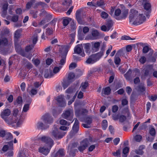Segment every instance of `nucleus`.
Listing matches in <instances>:
<instances>
[{
  "label": "nucleus",
  "mask_w": 157,
  "mask_h": 157,
  "mask_svg": "<svg viewBox=\"0 0 157 157\" xmlns=\"http://www.w3.org/2000/svg\"><path fill=\"white\" fill-rule=\"evenodd\" d=\"M79 128V122L76 119L75 122L72 127V130L70 133V137H71L75 134L77 133Z\"/></svg>",
  "instance_id": "nucleus-8"
},
{
  "label": "nucleus",
  "mask_w": 157,
  "mask_h": 157,
  "mask_svg": "<svg viewBox=\"0 0 157 157\" xmlns=\"http://www.w3.org/2000/svg\"><path fill=\"white\" fill-rule=\"evenodd\" d=\"M78 88V86L77 85L71 86L66 90L65 92L68 94H72L76 91Z\"/></svg>",
  "instance_id": "nucleus-19"
},
{
  "label": "nucleus",
  "mask_w": 157,
  "mask_h": 157,
  "mask_svg": "<svg viewBox=\"0 0 157 157\" xmlns=\"http://www.w3.org/2000/svg\"><path fill=\"white\" fill-rule=\"evenodd\" d=\"M85 122L88 124H90L92 122V118L89 117H87L85 120Z\"/></svg>",
  "instance_id": "nucleus-57"
},
{
  "label": "nucleus",
  "mask_w": 157,
  "mask_h": 157,
  "mask_svg": "<svg viewBox=\"0 0 157 157\" xmlns=\"http://www.w3.org/2000/svg\"><path fill=\"white\" fill-rule=\"evenodd\" d=\"M6 132L5 130H0V137H4L6 135Z\"/></svg>",
  "instance_id": "nucleus-55"
},
{
  "label": "nucleus",
  "mask_w": 157,
  "mask_h": 157,
  "mask_svg": "<svg viewBox=\"0 0 157 157\" xmlns=\"http://www.w3.org/2000/svg\"><path fill=\"white\" fill-rule=\"evenodd\" d=\"M129 18V23L135 25L141 24L146 20V17L143 13L133 9H131L130 11Z\"/></svg>",
  "instance_id": "nucleus-1"
},
{
  "label": "nucleus",
  "mask_w": 157,
  "mask_h": 157,
  "mask_svg": "<svg viewBox=\"0 0 157 157\" xmlns=\"http://www.w3.org/2000/svg\"><path fill=\"white\" fill-rule=\"evenodd\" d=\"M134 139L136 141L140 142L141 141L142 139V137L140 135H136L135 136Z\"/></svg>",
  "instance_id": "nucleus-46"
},
{
  "label": "nucleus",
  "mask_w": 157,
  "mask_h": 157,
  "mask_svg": "<svg viewBox=\"0 0 157 157\" xmlns=\"http://www.w3.org/2000/svg\"><path fill=\"white\" fill-rule=\"evenodd\" d=\"M149 133L152 136L155 137L156 135V131L155 128L153 127L150 128Z\"/></svg>",
  "instance_id": "nucleus-31"
},
{
  "label": "nucleus",
  "mask_w": 157,
  "mask_h": 157,
  "mask_svg": "<svg viewBox=\"0 0 157 157\" xmlns=\"http://www.w3.org/2000/svg\"><path fill=\"white\" fill-rule=\"evenodd\" d=\"M81 11L80 10H78L77 11L75 14V16L76 19L78 22L80 24L82 23V21L81 17Z\"/></svg>",
  "instance_id": "nucleus-20"
},
{
  "label": "nucleus",
  "mask_w": 157,
  "mask_h": 157,
  "mask_svg": "<svg viewBox=\"0 0 157 157\" xmlns=\"http://www.w3.org/2000/svg\"><path fill=\"white\" fill-rule=\"evenodd\" d=\"M53 33L52 30L50 28H47L46 29L45 33L46 35H50L52 34Z\"/></svg>",
  "instance_id": "nucleus-54"
},
{
  "label": "nucleus",
  "mask_w": 157,
  "mask_h": 157,
  "mask_svg": "<svg viewBox=\"0 0 157 157\" xmlns=\"http://www.w3.org/2000/svg\"><path fill=\"white\" fill-rule=\"evenodd\" d=\"M77 67L76 64L75 63H71L69 65V69L70 70L75 68Z\"/></svg>",
  "instance_id": "nucleus-53"
},
{
  "label": "nucleus",
  "mask_w": 157,
  "mask_h": 157,
  "mask_svg": "<svg viewBox=\"0 0 157 157\" xmlns=\"http://www.w3.org/2000/svg\"><path fill=\"white\" fill-rule=\"evenodd\" d=\"M70 19L69 18L63 19V23L64 26H66L69 24Z\"/></svg>",
  "instance_id": "nucleus-37"
},
{
  "label": "nucleus",
  "mask_w": 157,
  "mask_h": 157,
  "mask_svg": "<svg viewBox=\"0 0 157 157\" xmlns=\"http://www.w3.org/2000/svg\"><path fill=\"white\" fill-rule=\"evenodd\" d=\"M128 13V9L124 10L121 11L119 9H117L115 11L113 17L116 20H120L125 19L127 17Z\"/></svg>",
  "instance_id": "nucleus-3"
},
{
  "label": "nucleus",
  "mask_w": 157,
  "mask_h": 157,
  "mask_svg": "<svg viewBox=\"0 0 157 157\" xmlns=\"http://www.w3.org/2000/svg\"><path fill=\"white\" fill-rule=\"evenodd\" d=\"M73 113L71 110H66L62 114V117L69 121H71L73 118Z\"/></svg>",
  "instance_id": "nucleus-9"
},
{
  "label": "nucleus",
  "mask_w": 157,
  "mask_h": 157,
  "mask_svg": "<svg viewBox=\"0 0 157 157\" xmlns=\"http://www.w3.org/2000/svg\"><path fill=\"white\" fill-rule=\"evenodd\" d=\"M52 134L54 137L57 139L61 138L65 135V133L59 132L58 131V128L55 125H54L52 132Z\"/></svg>",
  "instance_id": "nucleus-7"
},
{
  "label": "nucleus",
  "mask_w": 157,
  "mask_h": 157,
  "mask_svg": "<svg viewBox=\"0 0 157 157\" xmlns=\"http://www.w3.org/2000/svg\"><path fill=\"white\" fill-rule=\"evenodd\" d=\"M22 30L19 29L17 30L14 33V38L16 40H17L20 36Z\"/></svg>",
  "instance_id": "nucleus-26"
},
{
  "label": "nucleus",
  "mask_w": 157,
  "mask_h": 157,
  "mask_svg": "<svg viewBox=\"0 0 157 157\" xmlns=\"http://www.w3.org/2000/svg\"><path fill=\"white\" fill-rule=\"evenodd\" d=\"M148 98L150 100L154 101L157 99V95L149 96Z\"/></svg>",
  "instance_id": "nucleus-49"
},
{
  "label": "nucleus",
  "mask_w": 157,
  "mask_h": 157,
  "mask_svg": "<svg viewBox=\"0 0 157 157\" xmlns=\"http://www.w3.org/2000/svg\"><path fill=\"white\" fill-rule=\"evenodd\" d=\"M75 77V74L72 72L70 73L68 75V80L70 82V81H72L73 80Z\"/></svg>",
  "instance_id": "nucleus-33"
},
{
  "label": "nucleus",
  "mask_w": 157,
  "mask_h": 157,
  "mask_svg": "<svg viewBox=\"0 0 157 157\" xmlns=\"http://www.w3.org/2000/svg\"><path fill=\"white\" fill-rule=\"evenodd\" d=\"M120 116L119 114H114L112 116L113 119L115 121L119 119Z\"/></svg>",
  "instance_id": "nucleus-60"
},
{
  "label": "nucleus",
  "mask_w": 157,
  "mask_h": 157,
  "mask_svg": "<svg viewBox=\"0 0 157 157\" xmlns=\"http://www.w3.org/2000/svg\"><path fill=\"white\" fill-rule=\"evenodd\" d=\"M144 4V9L146 10H149L151 7L150 3L148 2H146Z\"/></svg>",
  "instance_id": "nucleus-50"
},
{
  "label": "nucleus",
  "mask_w": 157,
  "mask_h": 157,
  "mask_svg": "<svg viewBox=\"0 0 157 157\" xmlns=\"http://www.w3.org/2000/svg\"><path fill=\"white\" fill-rule=\"evenodd\" d=\"M11 113L10 110L8 109L4 110L1 113V116L4 121L7 118V116H9Z\"/></svg>",
  "instance_id": "nucleus-18"
},
{
  "label": "nucleus",
  "mask_w": 157,
  "mask_h": 157,
  "mask_svg": "<svg viewBox=\"0 0 157 157\" xmlns=\"http://www.w3.org/2000/svg\"><path fill=\"white\" fill-rule=\"evenodd\" d=\"M124 50L121 49L117 52L114 57V63L116 64L119 65L120 64L121 59L119 56L122 55L124 54Z\"/></svg>",
  "instance_id": "nucleus-11"
},
{
  "label": "nucleus",
  "mask_w": 157,
  "mask_h": 157,
  "mask_svg": "<svg viewBox=\"0 0 157 157\" xmlns=\"http://www.w3.org/2000/svg\"><path fill=\"white\" fill-rule=\"evenodd\" d=\"M138 91L140 93H142L145 90V87L143 85H139L136 88Z\"/></svg>",
  "instance_id": "nucleus-29"
},
{
  "label": "nucleus",
  "mask_w": 157,
  "mask_h": 157,
  "mask_svg": "<svg viewBox=\"0 0 157 157\" xmlns=\"http://www.w3.org/2000/svg\"><path fill=\"white\" fill-rule=\"evenodd\" d=\"M8 43L7 38L4 37H0V52L3 55H5L6 53L5 47L8 45Z\"/></svg>",
  "instance_id": "nucleus-5"
},
{
  "label": "nucleus",
  "mask_w": 157,
  "mask_h": 157,
  "mask_svg": "<svg viewBox=\"0 0 157 157\" xmlns=\"http://www.w3.org/2000/svg\"><path fill=\"white\" fill-rule=\"evenodd\" d=\"M71 3L72 1L71 0H65L62 4L63 6V7L66 10L70 6Z\"/></svg>",
  "instance_id": "nucleus-22"
},
{
  "label": "nucleus",
  "mask_w": 157,
  "mask_h": 157,
  "mask_svg": "<svg viewBox=\"0 0 157 157\" xmlns=\"http://www.w3.org/2000/svg\"><path fill=\"white\" fill-rule=\"evenodd\" d=\"M154 56L155 57H150V56L149 57L148 59H149V60L153 62H155L156 60V59L157 57V52H156L155 53Z\"/></svg>",
  "instance_id": "nucleus-48"
},
{
  "label": "nucleus",
  "mask_w": 157,
  "mask_h": 157,
  "mask_svg": "<svg viewBox=\"0 0 157 157\" xmlns=\"http://www.w3.org/2000/svg\"><path fill=\"white\" fill-rule=\"evenodd\" d=\"M43 121L46 124H50L53 122L52 117L48 114L43 116L41 118Z\"/></svg>",
  "instance_id": "nucleus-13"
},
{
  "label": "nucleus",
  "mask_w": 157,
  "mask_h": 157,
  "mask_svg": "<svg viewBox=\"0 0 157 157\" xmlns=\"http://www.w3.org/2000/svg\"><path fill=\"white\" fill-rule=\"evenodd\" d=\"M64 155L65 152L64 151V150L62 149H60L56 153V156L59 157L63 156Z\"/></svg>",
  "instance_id": "nucleus-27"
},
{
  "label": "nucleus",
  "mask_w": 157,
  "mask_h": 157,
  "mask_svg": "<svg viewBox=\"0 0 157 157\" xmlns=\"http://www.w3.org/2000/svg\"><path fill=\"white\" fill-rule=\"evenodd\" d=\"M18 112L19 110L18 109H14L13 112V116L16 118H18V117H17L18 116Z\"/></svg>",
  "instance_id": "nucleus-41"
},
{
  "label": "nucleus",
  "mask_w": 157,
  "mask_h": 157,
  "mask_svg": "<svg viewBox=\"0 0 157 157\" xmlns=\"http://www.w3.org/2000/svg\"><path fill=\"white\" fill-rule=\"evenodd\" d=\"M33 47L34 46L32 45L27 46L25 48V51L27 52H28L32 49Z\"/></svg>",
  "instance_id": "nucleus-63"
},
{
  "label": "nucleus",
  "mask_w": 157,
  "mask_h": 157,
  "mask_svg": "<svg viewBox=\"0 0 157 157\" xmlns=\"http://www.w3.org/2000/svg\"><path fill=\"white\" fill-rule=\"evenodd\" d=\"M129 148L127 147H124L123 150V157H127L128 153Z\"/></svg>",
  "instance_id": "nucleus-28"
},
{
  "label": "nucleus",
  "mask_w": 157,
  "mask_h": 157,
  "mask_svg": "<svg viewBox=\"0 0 157 157\" xmlns=\"http://www.w3.org/2000/svg\"><path fill=\"white\" fill-rule=\"evenodd\" d=\"M104 5V3L103 0L98 1L97 2V5L98 6H103Z\"/></svg>",
  "instance_id": "nucleus-59"
},
{
  "label": "nucleus",
  "mask_w": 157,
  "mask_h": 157,
  "mask_svg": "<svg viewBox=\"0 0 157 157\" xmlns=\"http://www.w3.org/2000/svg\"><path fill=\"white\" fill-rule=\"evenodd\" d=\"M132 74V71L130 69H129L128 71L124 75V77L127 79L130 78V76Z\"/></svg>",
  "instance_id": "nucleus-39"
},
{
  "label": "nucleus",
  "mask_w": 157,
  "mask_h": 157,
  "mask_svg": "<svg viewBox=\"0 0 157 157\" xmlns=\"http://www.w3.org/2000/svg\"><path fill=\"white\" fill-rule=\"evenodd\" d=\"M145 71L144 75L145 76L149 75L154 71L153 66L152 65H147L143 70Z\"/></svg>",
  "instance_id": "nucleus-16"
},
{
  "label": "nucleus",
  "mask_w": 157,
  "mask_h": 157,
  "mask_svg": "<svg viewBox=\"0 0 157 157\" xmlns=\"http://www.w3.org/2000/svg\"><path fill=\"white\" fill-rule=\"evenodd\" d=\"M104 52V50H102L98 53L90 56L86 61V63L88 64H91L96 62L103 56Z\"/></svg>",
  "instance_id": "nucleus-4"
},
{
  "label": "nucleus",
  "mask_w": 157,
  "mask_h": 157,
  "mask_svg": "<svg viewBox=\"0 0 157 157\" xmlns=\"http://www.w3.org/2000/svg\"><path fill=\"white\" fill-rule=\"evenodd\" d=\"M61 68V67H55L53 69V74H56L58 73L60 71V69Z\"/></svg>",
  "instance_id": "nucleus-47"
},
{
  "label": "nucleus",
  "mask_w": 157,
  "mask_h": 157,
  "mask_svg": "<svg viewBox=\"0 0 157 157\" xmlns=\"http://www.w3.org/2000/svg\"><path fill=\"white\" fill-rule=\"evenodd\" d=\"M108 15L107 13L104 11L102 12L101 14V17L104 19L107 18L108 17Z\"/></svg>",
  "instance_id": "nucleus-51"
},
{
  "label": "nucleus",
  "mask_w": 157,
  "mask_h": 157,
  "mask_svg": "<svg viewBox=\"0 0 157 157\" xmlns=\"http://www.w3.org/2000/svg\"><path fill=\"white\" fill-rule=\"evenodd\" d=\"M146 60V59L144 56H142L139 59V61L142 64H144Z\"/></svg>",
  "instance_id": "nucleus-61"
},
{
  "label": "nucleus",
  "mask_w": 157,
  "mask_h": 157,
  "mask_svg": "<svg viewBox=\"0 0 157 157\" xmlns=\"http://www.w3.org/2000/svg\"><path fill=\"white\" fill-rule=\"evenodd\" d=\"M31 101L29 104H26L25 105L23 109V112H26L29 109V105L30 104Z\"/></svg>",
  "instance_id": "nucleus-35"
},
{
  "label": "nucleus",
  "mask_w": 157,
  "mask_h": 157,
  "mask_svg": "<svg viewBox=\"0 0 157 157\" xmlns=\"http://www.w3.org/2000/svg\"><path fill=\"white\" fill-rule=\"evenodd\" d=\"M74 52L75 53L78 54L82 57L85 56V54L82 45H77L75 48Z\"/></svg>",
  "instance_id": "nucleus-10"
},
{
  "label": "nucleus",
  "mask_w": 157,
  "mask_h": 157,
  "mask_svg": "<svg viewBox=\"0 0 157 157\" xmlns=\"http://www.w3.org/2000/svg\"><path fill=\"white\" fill-rule=\"evenodd\" d=\"M32 40L33 44L35 45L38 40V34L37 33H34L32 37Z\"/></svg>",
  "instance_id": "nucleus-32"
},
{
  "label": "nucleus",
  "mask_w": 157,
  "mask_h": 157,
  "mask_svg": "<svg viewBox=\"0 0 157 157\" xmlns=\"http://www.w3.org/2000/svg\"><path fill=\"white\" fill-rule=\"evenodd\" d=\"M107 121L105 120H103L102 122V127L103 130H105L107 127Z\"/></svg>",
  "instance_id": "nucleus-40"
},
{
  "label": "nucleus",
  "mask_w": 157,
  "mask_h": 157,
  "mask_svg": "<svg viewBox=\"0 0 157 157\" xmlns=\"http://www.w3.org/2000/svg\"><path fill=\"white\" fill-rule=\"evenodd\" d=\"M70 81L68 80L65 81L62 83V86L64 89L67 88L70 84Z\"/></svg>",
  "instance_id": "nucleus-38"
},
{
  "label": "nucleus",
  "mask_w": 157,
  "mask_h": 157,
  "mask_svg": "<svg viewBox=\"0 0 157 157\" xmlns=\"http://www.w3.org/2000/svg\"><path fill=\"white\" fill-rule=\"evenodd\" d=\"M40 140L42 142L48 144L49 148H46L45 147H40L39 148V151L40 153L46 155L50 151V149L53 145V142L51 138L49 137H46L45 136H43L40 138Z\"/></svg>",
  "instance_id": "nucleus-2"
},
{
  "label": "nucleus",
  "mask_w": 157,
  "mask_h": 157,
  "mask_svg": "<svg viewBox=\"0 0 157 157\" xmlns=\"http://www.w3.org/2000/svg\"><path fill=\"white\" fill-rule=\"evenodd\" d=\"M91 34L94 38L95 39H97L99 35V33L97 30H93Z\"/></svg>",
  "instance_id": "nucleus-30"
},
{
  "label": "nucleus",
  "mask_w": 157,
  "mask_h": 157,
  "mask_svg": "<svg viewBox=\"0 0 157 157\" xmlns=\"http://www.w3.org/2000/svg\"><path fill=\"white\" fill-rule=\"evenodd\" d=\"M113 24V21L110 20H109L107 21V23L106 24V26L108 29H110L111 27L112 26Z\"/></svg>",
  "instance_id": "nucleus-36"
},
{
  "label": "nucleus",
  "mask_w": 157,
  "mask_h": 157,
  "mask_svg": "<svg viewBox=\"0 0 157 157\" xmlns=\"http://www.w3.org/2000/svg\"><path fill=\"white\" fill-rule=\"evenodd\" d=\"M25 66L27 69H30L32 68L33 65L30 62H27L25 63Z\"/></svg>",
  "instance_id": "nucleus-56"
},
{
  "label": "nucleus",
  "mask_w": 157,
  "mask_h": 157,
  "mask_svg": "<svg viewBox=\"0 0 157 157\" xmlns=\"http://www.w3.org/2000/svg\"><path fill=\"white\" fill-rule=\"evenodd\" d=\"M126 116L123 115H120L119 119L120 122H124L126 120Z\"/></svg>",
  "instance_id": "nucleus-52"
},
{
  "label": "nucleus",
  "mask_w": 157,
  "mask_h": 157,
  "mask_svg": "<svg viewBox=\"0 0 157 157\" xmlns=\"http://www.w3.org/2000/svg\"><path fill=\"white\" fill-rule=\"evenodd\" d=\"M64 97V95H61L57 96L56 99L58 105L61 107L64 106L66 105Z\"/></svg>",
  "instance_id": "nucleus-14"
},
{
  "label": "nucleus",
  "mask_w": 157,
  "mask_h": 157,
  "mask_svg": "<svg viewBox=\"0 0 157 157\" xmlns=\"http://www.w3.org/2000/svg\"><path fill=\"white\" fill-rule=\"evenodd\" d=\"M91 45L90 43H86L84 44V48L86 50L87 52H90V47Z\"/></svg>",
  "instance_id": "nucleus-45"
},
{
  "label": "nucleus",
  "mask_w": 157,
  "mask_h": 157,
  "mask_svg": "<svg viewBox=\"0 0 157 157\" xmlns=\"http://www.w3.org/2000/svg\"><path fill=\"white\" fill-rule=\"evenodd\" d=\"M38 12L37 11L31 10L30 11V13L32 15L33 17L34 18H36L37 17Z\"/></svg>",
  "instance_id": "nucleus-43"
},
{
  "label": "nucleus",
  "mask_w": 157,
  "mask_h": 157,
  "mask_svg": "<svg viewBox=\"0 0 157 157\" xmlns=\"http://www.w3.org/2000/svg\"><path fill=\"white\" fill-rule=\"evenodd\" d=\"M118 107L117 105H115L113 106L112 108V111L113 113L116 112L118 110Z\"/></svg>",
  "instance_id": "nucleus-64"
},
{
  "label": "nucleus",
  "mask_w": 157,
  "mask_h": 157,
  "mask_svg": "<svg viewBox=\"0 0 157 157\" xmlns=\"http://www.w3.org/2000/svg\"><path fill=\"white\" fill-rule=\"evenodd\" d=\"M59 123L62 125L69 126L70 124L69 122H68L66 121L63 119L61 120Z\"/></svg>",
  "instance_id": "nucleus-42"
},
{
  "label": "nucleus",
  "mask_w": 157,
  "mask_h": 157,
  "mask_svg": "<svg viewBox=\"0 0 157 157\" xmlns=\"http://www.w3.org/2000/svg\"><path fill=\"white\" fill-rule=\"evenodd\" d=\"M54 75V74L52 70H47L45 71V74L44 76L45 78H50Z\"/></svg>",
  "instance_id": "nucleus-21"
},
{
  "label": "nucleus",
  "mask_w": 157,
  "mask_h": 157,
  "mask_svg": "<svg viewBox=\"0 0 157 157\" xmlns=\"http://www.w3.org/2000/svg\"><path fill=\"white\" fill-rule=\"evenodd\" d=\"M88 141L87 139L84 140L80 143L79 146L78 147V149L79 151L82 152L88 146Z\"/></svg>",
  "instance_id": "nucleus-12"
},
{
  "label": "nucleus",
  "mask_w": 157,
  "mask_h": 157,
  "mask_svg": "<svg viewBox=\"0 0 157 157\" xmlns=\"http://www.w3.org/2000/svg\"><path fill=\"white\" fill-rule=\"evenodd\" d=\"M17 120V118H16L12 116L7 118L5 121L8 124H11L16 123Z\"/></svg>",
  "instance_id": "nucleus-17"
},
{
  "label": "nucleus",
  "mask_w": 157,
  "mask_h": 157,
  "mask_svg": "<svg viewBox=\"0 0 157 157\" xmlns=\"http://www.w3.org/2000/svg\"><path fill=\"white\" fill-rule=\"evenodd\" d=\"M88 86V83L87 82H82L80 86L81 90L83 91H85L86 88Z\"/></svg>",
  "instance_id": "nucleus-24"
},
{
  "label": "nucleus",
  "mask_w": 157,
  "mask_h": 157,
  "mask_svg": "<svg viewBox=\"0 0 157 157\" xmlns=\"http://www.w3.org/2000/svg\"><path fill=\"white\" fill-rule=\"evenodd\" d=\"M111 91V89L109 87H108L105 88H103L102 89L101 94L102 95H109Z\"/></svg>",
  "instance_id": "nucleus-23"
},
{
  "label": "nucleus",
  "mask_w": 157,
  "mask_h": 157,
  "mask_svg": "<svg viewBox=\"0 0 157 157\" xmlns=\"http://www.w3.org/2000/svg\"><path fill=\"white\" fill-rule=\"evenodd\" d=\"M37 126L38 128L42 129H45L48 127L47 126H45L43 123L40 121L38 122Z\"/></svg>",
  "instance_id": "nucleus-25"
},
{
  "label": "nucleus",
  "mask_w": 157,
  "mask_h": 157,
  "mask_svg": "<svg viewBox=\"0 0 157 157\" xmlns=\"http://www.w3.org/2000/svg\"><path fill=\"white\" fill-rule=\"evenodd\" d=\"M68 50L67 48L63 47L62 48L60 53L61 55V59L60 60L59 64L63 65L65 63L66 61V57Z\"/></svg>",
  "instance_id": "nucleus-6"
},
{
  "label": "nucleus",
  "mask_w": 157,
  "mask_h": 157,
  "mask_svg": "<svg viewBox=\"0 0 157 157\" xmlns=\"http://www.w3.org/2000/svg\"><path fill=\"white\" fill-rule=\"evenodd\" d=\"M17 103L18 104H21L22 102V97H18L17 100Z\"/></svg>",
  "instance_id": "nucleus-62"
},
{
  "label": "nucleus",
  "mask_w": 157,
  "mask_h": 157,
  "mask_svg": "<svg viewBox=\"0 0 157 157\" xmlns=\"http://www.w3.org/2000/svg\"><path fill=\"white\" fill-rule=\"evenodd\" d=\"M6 138V140H10L13 139V135L10 133L9 132H6V135L5 137Z\"/></svg>",
  "instance_id": "nucleus-34"
},
{
  "label": "nucleus",
  "mask_w": 157,
  "mask_h": 157,
  "mask_svg": "<svg viewBox=\"0 0 157 157\" xmlns=\"http://www.w3.org/2000/svg\"><path fill=\"white\" fill-rule=\"evenodd\" d=\"M18 20V16L17 15H14L12 16L11 20L12 21L16 22H17Z\"/></svg>",
  "instance_id": "nucleus-44"
},
{
  "label": "nucleus",
  "mask_w": 157,
  "mask_h": 157,
  "mask_svg": "<svg viewBox=\"0 0 157 157\" xmlns=\"http://www.w3.org/2000/svg\"><path fill=\"white\" fill-rule=\"evenodd\" d=\"M150 49L148 46H146L144 47L143 49V52L144 53H147Z\"/></svg>",
  "instance_id": "nucleus-58"
},
{
  "label": "nucleus",
  "mask_w": 157,
  "mask_h": 157,
  "mask_svg": "<svg viewBox=\"0 0 157 157\" xmlns=\"http://www.w3.org/2000/svg\"><path fill=\"white\" fill-rule=\"evenodd\" d=\"M7 143V144L4 145L2 149V150L4 152L8 150H13V141L12 140L8 142Z\"/></svg>",
  "instance_id": "nucleus-15"
}]
</instances>
